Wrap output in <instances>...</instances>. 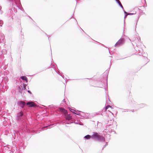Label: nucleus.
I'll use <instances>...</instances> for the list:
<instances>
[{"instance_id": "6", "label": "nucleus", "mask_w": 153, "mask_h": 153, "mask_svg": "<svg viewBox=\"0 0 153 153\" xmlns=\"http://www.w3.org/2000/svg\"><path fill=\"white\" fill-rule=\"evenodd\" d=\"M91 136L89 135H87L84 137L87 139H89L91 138Z\"/></svg>"}, {"instance_id": "1", "label": "nucleus", "mask_w": 153, "mask_h": 153, "mask_svg": "<svg viewBox=\"0 0 153 153\" xmlns=\"http://www.w3.org/2000/svg\"><path fill=\"white\" fill-rule=\"evenodd\" d=\"M91 137L93 138L97 139L98 140L103 139V137L100 136L97 132H94L93 134L91 136Z\"/></svg>"}, {"instance_id": "7", "label": "nucleus", "mask_w": 153, "mask_h": 153, "mask_svg": "<svg viewBox=\"0 0 153 153\" xmlns=\"http://www.w3.org/2000/svg\"><path fill=\"white\" fill-rule=\"evenodd\" d=\"M21 78L23 80L26 81V82H27V78L25 76H22L21 77Z\"/></svg>"}, {"instance_id": "5", "label": "nucleus", "mask_w": 153, "mask_h": 153, "mask_svg": "<svg viewBox=\"0 0 153 153\" xmlns=\"http://www.w3.org/2000/svg\"><path fill=\"white\" fill-rule=\"evenodd\" d=\"M123 42V40L122 39H120L116 43L115 45H117L122 44Z\"/></svg>"}, {"instance_id": "15", "label": "nucleus", "mask_w": 153, "mask_h": 153, "mask_svg": "<svg viewBox=\"0 0 153 153\" xmlns=\"http://www.w3.org/2000/svg\"><path fill=\"white\" fill-rule=\"evenodd\" d=\"M28 92L29 93H30V91H28Z\"/></svg>"}, {"instance_id": "11", "label": "nucleus", "mask_w": 153, "mask_h": 153, "mask_svg": "<svg viewBox=\"0 0 153 153\" xmlns=\"http://www.w3.org/2000/svg\"><path fill=\"white\" fill-rule=\"evenodd\" d=\"M130 91H128L126 92L127 95L129 96L130 94Z\"/></svg>"}, {"instance_id": "13", "label": "nucleus", "mask_w": 153, "mask_h": 153, "mask_svg": "<svg viewBox=\"0 0 153 153\" xmlns=\"http://www.w3.org/2000/svg\"><path fill=\"white\" fill-rule=\"evenodd\" d=\"M20 103L22 104L23 106H24L25 104V103L23 101H21Z\"/></svg>"}, {"instance_id": "8", "label": "nucleus", "mask_w": 153, "mask_h": 153, "mask_svg": "<svg viewBox=\"0 0 153 153\" xmlns=\"http://www.w3.org/2000/svg\"><path fill=\"white\" fill-rule=\"evenodd\" d=\"M23 115V113L22 112H20L18 113L17 114V116L18 117H20L22 116Z\"/></svg>"}, {"instance_id": "12", "label": "nucleus", "mask_w": 153, "mask_h": 153, "mask_svg": "<svg viewBox=\"0 0 153 153\" xmlns=\"http://www.w3.org/2000/svg\"><path fill=\"white\" fill-rule=\"evenodd\" d=\"M116 1H117L119 4L120 5V6L122 7V5L120 1L119 0H116Z\"/></svg>"}, {"instance_id": "2", "label": "nucleus", "mask_w": 153, "mask_h": 153, "mask_svg": "<svg viewBox=\"0 0 153 153\" xmlns=\"http://www.w3.org/2000/svg\"><path fill=\"white\" fill-rule=\"evenodd\" d=\"M27 105H29V107H33L36 106V105L33 102H29L26 103Z\"/></svg>"}, {"instance_id": "14", "label": "nucleus", "mask_w": 153, "mask_h": 153, "mask_svg": "<svg viewBox=\"0 0 153 153\" xmlns=\"http://www.w3.org/2000/svg\"><path fill=\"white\" fill-rule=\"evenodd\" d=\"M109 108H111V106L110 105L107 106L105 107V111L106 110Z\"/></svg>"}, {"instance_id": "9", "label": "nucleus", "mask_w": 153, "mask_h": 153, "mask_svg": "<svg viewBox=\"0 0 153 153\" xmlns=\"http://www.w3.org/2000/svg\"><path fill=\"white\" fill-rule=\"evenodd\" d=\"M125 13L126 14V15L125 16V18H126L128 15H133V14H135V13H128L126 12H125Z\"/></svg>"}, {"instance_id": "4", "label": "nucleus", "mask_w": 153, "mask_h": 153, "mask_svg": "<svg viewBox=\"0 0 153 153\" xmlns=\"http://www.w3.org/2000/svg\"><path fill=\"white\" fill-rule=\"evenodd\" d=\"M59 109L60 111L62 112L65 115L67 114V111L62 108H60Z\"/></svg>"}, {"instance_id": "10", "label": "nucleus", "mask_w": 153, "mask_h": 153, "mask_svg": "<svg viewBox=\"0 0 153 153\" xmlns=\"http://www.w3.org/2000/svg\"><path fill=\"white\" fill-rule=\"evenodd\" d=\"M70 111H71L73 113H75L76 114H77L78 115V114H77V113H75V112L76 111L74 110L73 109H70Z\"/></svg>"}, {"instance_id": "3", "label": "nucleus", "mask_w": 153, "mask_h": 153, "mask_svg": "<svg viewBox=\"0 0 153 153\" xmlns=\"http://www.w3.org/2000/svg\"><path fill=\"white\" fill-rule=\"evenodd\" d=\"M65 115L66 117V119L67 120H69L72 119V117L70 114H67Z\"/></svg>"}]
</instances>
